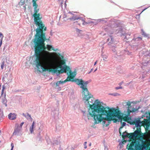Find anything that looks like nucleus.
Listing matches in <instances>:
<instances>
[{
	"label": "nucleus",
	"instance_id": "obj_1",
	"mask_svg": "<svg viewBox=\"0 0 150 150\" xmlns=\"http://www.w3.org/2000/svg\"><path fill=\"white\" fill-rule=\"evenodd\" d=\"M47 30L45 26L37 27L36 30V33L35 35L33 42L35 45V60L36 67L39 71L41 72L40 69L42 72L48 71L54 73H59L58 69H63L64 67L62 65L65 64L64 60H61L58 64L57 61L54 59V57L49 52L43 53L41 56V53L45 50V41L46 40L45 31Z\"/></svg>",
	"mask_w": 150,
	"mask_h": 150
},
{
	"label": "nucleus",
	"instance_id": "obj_2",
	"mask_svg": "<svg viewBox=\"0 0 150 150\" xmlns=\"http://www.w3.org/2000/svg\"><path fill=\"white\" fill-rule=\"evenodd\" d=\"M82 94L83 99L84 103L89 105L88 113L87 114L88 119L92 117L94 120L105 108L98 99L95 100L93 96L89 92Z\"/></svg>",
	"mask_w": 150,
	"mask_h": 150
},
{
	"label": "nucleus",
	"instance_id": "obj_3",
	"mask_svg": "<svg viewBox=\"0 0 150 150\" xmlns=\"http://www.w3.org/2000/svg\"><path fill=\"white\" fill-rule=\"evenodd\" d=\"M115 117H117L119 120L122 118V116L120 115L118 110L113 108H110L109 107H105L99 115L97 116L94 120L95 123H98L103 120L109 121L112 120L114 122H116L117 120L115 118Z\"/></svg>",
	"mask_w": 150,
	"mask_h": 150
},
{
	"label": "nucleus",
	"instance_id": "obj_4",
	"mask_svg": "<svg viewBox=\"0 0 150 150\" xmlns=\"http://www.w3.org/2000/svg\"><path fill=\"white\" fill-rule=\"evenodd\" d=\"M38 0H32L33 6L34 7V13L33 14L34 17V21L36 25L38 26V27H42L45 26L41 20L42 17H40V14L37 13L39 11V9L38 8V5L36 3V1Z\"/></svg>",
	"mask_w": 150,
	"mask_h": 150
},
{
	"label": "nucleus",
	"instance_id": "obj_5",
	"mask_svg": "<svg viewBox=\"0 0 150 150\" xmlns=\"http://www.w3.org/2000/svg\"><path fill=\"white\" fill-rule=\"evenodd\" d=\"M67 17L71 21H76L74 23H76L77 24L79 25L81 24L85 25L88 23L81 17H77L76 15H74L71 12H69L67 15Z\"/></svg>",
	"mask_w": 150,
	"mask_h": 150
},
{
	"label": "nucleus",
	"instance_id": "obj_6",
	"mask_svg": "<svg viewBox=\"0 0 150 150\" xmlns=\"http://www.w3.org/2000/svg\"><path fill=\"white\" fill-rule=\"evenodd\" d=\"M59 74H62L63 73H66L68 76L66 80H67V81H70V80L73 79L76 75L75 72H72L69 67L65 66L63 69L58 71Z\"/></svg>",
	"mask_w": 150,
	"mask_h": 150
},
{
	"label": "nucleus",
	"instance_id": "obj_7",
	"mask_svg": "<svg viewBox=\"0 0 150 150\" xmlns=\"http://www.w3.org/2000/svg\"><path fill=\"white\" fill-rule=\"evenodd\" d=\"M129 123L131 125H135L136 127H141V126L143 124L147 127H149L150 125L149 123L147 121H141L140 118L134 119V120L129 122Z\"/></svg>",
	"mask_w": 150,
	"mask_h": 150
},
{
	"label": "nucleus",
	"instance_id": "obj_8",
	"mask_svg": "<svg viewBox=\"0 0 150 150\" xmlns=\"http://www.w3.org/2000/svg\"><path fill=\"white\" fill-rule=\"evenodd\" d=\"M88 81H83L82 86H81L80 88L82 89V93H86L89 92L87 88V85L88 84Z\"/></svg>",
	"mask_w": 150,
	"mask_h": 150
},
{
	"label": "nucleus",
	"instance_id": "obj_9",
	"mask_svg": "<svg viewBox=\"0 0 150 150\" xmlns=\"http://www.w3.org/2000/svg\"><path fill=\"white\" fill-rule=\"evenodd\" d=\"M130 115L129 112H128L127 111L126 112H124V113H123L122 118L120 119L121 121H122L123 120L125 122H128L129 120V118L128 117Z\"/></svg>",
	"mask_w": 150,
	"mask_h": 150
},
{
	"label": "nucleus",
	"instance_id": "obj_10",
	"mask_svg": "<svg viewBox=\"0 0 150 150\" xmlns=\"http://www.w3.org/2000/svg\"><path fill=\"white\" fill-rule=\"evenodd\" d=\"M142 144L143 149L146 150H148L150 148V141H146L145 142H143Z\"/></svg>",
	"mask_w": 150,
	"mask_h": 150
},
{
	"label": "nucleus",
	"instance_id": "obj_11",
	"mask_svg": "<svg viewBox=\"0 0 150 150\" xmlns=\"http://www.w3.org/2000/svg\"><path fill=\"white\" fill-rule=\"evenodd\" d=\"M124 134H123V135H122V136L123 139H125L127 137H128L131 139H132L134 137H136L133 133H126V136H124Z\"/></svg>",
	"mask_w": 150,
	"mask_h": 150
},
{
	"label": "nucleus",
	"instance_id": "obj_12",
	"mask_svg": "<svg viewBox=\"0 0 150 150\" xmlns=\"http://www.w3.org/2000/svg\"><path fill=\"white\" fill-rule=\"evenodd\" d=\"M141 127H137V129L133 133L136 137L141 134Z\"/></svg>",
	"mask_w": 150,
	"mask_h": 150
},
{
	"label": "nucleus",
	"instance_id": "obj_13",
	"mask_svg": "<svg viewBox=\"0 0 150 150\" xmlns=\"http://www.w3.org/2000/svg\"><path fill=\"white\" fill-rule=\"evenodd\" d=\"M16 117V115L14 113H10L8 115V118L11 120H14Z\"/></svg>",
	"mask_w": 150,
	"mask_h": 150
},
{
	"label": "nucleus",
	"instance_id": "obj_14",
	"mask_svg": "<svg viewBox=\"0 0 150 150\" xmlns=\"http://www.w3.org/2000/svg\"><path fill=\"white\" fill-rule=\"evenodd\" d=\"M143 149L142 144L141 145L139 143H137L136 144L134 150H143Z\"/></svg>",
	"mask_w": 150,
	"mask_h": 150
},
{
	"label": "nucleus",
	"instance_id": "obj_15",
	"mask_svg": "<svg viewBox=\"0 0 150 150\" xmlns=\"http://www.w3.org/2000/svg\"><path fill=\"white\" fill-rule=\"evenodd\" d=\"M135 142L132 141L129 146V149L131 150H134V147L135 148L136 144H137Z\"/></svg>",
	"mask_w": 150,
	"mask_h": 150
},
{
	"label": "nucleus",
	"instance_id": "obj_16",
	"mask_svg": "<svg viewBox=\"0 0 150 150\" xmlns=\"http://www.w3.org/2000/svg\"><path fill=\"white\" fill-rule=\"evenodd\" d=\"M73 81H75L76 83V84L78 85H81V86H82V84L83 82V81L82 79H76L75 80H74Z\"/></svg>",
	"mask_w": 150,
	"mask_h": 150
},
{
	"label": "nucleus",
	"instance_id": "obj_17",
	"mask_svg": "<svg viewBox=\"0 0 150 150\" xmlns=\"http://www.w3.org/2000/svg\"><path fill=\"white\" fill-rule=\"evenodd\" d=\"M138 108H133L131 110H130V109L129 108H128V109H127V111L128 112H129V113L130 114L131 112H134L137 111L138 110Z\"/></svg>",
	"mask_w": 150,
	"mask_h": 150
},
{
	"label": "nucleus",
	"instance_id": "obj_18",
	"mask_svg": "<svg viewBox=\"0 0 150 150\" xmlns=\"http://www.w3.org/2000/svg\"><path fill=\"white\" fill-rule=\"evenodd\" d=\"M23 115L27 119H29L31 121H32L33 119L31 117L30 115L29 114L27 113V115H26L24 113H23Z\"/></svg>",
	"mask_w": 150,
	"mask_h": 150
},
{
	"label": "nucleus",
	"instance_id": "obj_19",
	"mask_svg": "<svg viewBox=\"0 0 150 150\" xmlns=\"http://www.w3.org/2000/svg\"><path fill=\"white\" fill-rule=\"evenodd\" d=\"M121 121V124L122 125V126L120 127L119 129V133L120 134V135H121L122 134V132L121 131V129H122V127L125 126L126 124V123L125 122H122V121Z\"/></svg>",
	"mask_w": 150,
	"mask_h": 150
},
{
	"label": "nucleus",
	"instance_id": "obj_20",
	"mask_svg": "<svg viewBox=\"0 0 150 150\" xmlns=\"http://www.w3.org/2000/svg\"><path fill=\"white\" fill-rule=\"evenodd\" d=\"M47 48L48 50L50 51L52 50H53L54 51H56L57 49L54 50V48L51 45H47Z\"/></svg>",
	"mask_w": 150,
	"mask_h": 150
},
{
	"label": "nucleus",
	"instance_id": "obj_21",
	"mask_svg": "<svg viewBox=\"0 0 150 150\" xmlns=\"http://www.w3.org/2000/svg\"><path fill=\"white\" fill-rule=\"evenodd\" d=\"M35 124L34 121H33V122L32 125L31 126L30 128V131L31 133H32L34 131L33 129L34 128V125Z\"/></svg>",
	"mask_w": 150,
	"mask_h": 150
},
{
	"label": "nucleus",
	"instance_id": "obj_22",
	"mask_svg": "<svg viewBox=\"0 0 150 150\" xmlns=\"http://www.w3.org/2000/svg\"><path fill=\"white\" fill-rule=\"evenodd\" d=\"M67 81V80H65L64 81H58L56 83V86H59L60 84H63Z\"/></svg>",
	"mask_w": 150,
	"mask_h": 150
},
{
	"label": "nucleus",
	"instance_id": "obj_23",
	"mask_svg": "<svg viewBox=\"0 0 150 150\" xmlns=\"http://www.w3.org/2000/svg\"><path fill=\"white\" fill-rule=\"evenodd\" d=\"M146 115V117L148 118L149 119H150V112L148 111V112H146L145 113Z\"/></svg>",
	"mask_w": 150,
	"mask_h": 150
},
{
	"label": "nucleus",
	"instance_id": "obj_24",
	"mask_svg": "<svg viewBox=\"0 0 150 150\" xmlns=\"http://www.w3.org/2000/svg\"><path fill=\"white\" fill-rule=\"evenodd\" d=\"M19 130L18 128H16L15 129L13 133V134L14 135H16L17 133L19 132Z\"/></svg>",
	"mask_w": 150,
	"mask_h": 150
},
{
	"label": "nucleus",
	"instance_id": "obj_25",
	"mask_svg": "<svg viewBox=\"0 0 150 150\" xmlns=\"http://www.w3.org/2000/svg\"><path fill=\"white\" fill-rule=\"evenodd\" d=\"M131 103H132L129 101L127 103V105L128 106L127 109H128V108L130 109V108L131 107Z\"/></svg>",
	"mask_w": 150,
	"mask_h": 150
},
{
	"label": "nucleus",
	"instance_id": "obj_26",
	"mask_svg": "<svg viewBox=\"0 0 150 150\" xmlns=\"http://www.w3.org/2000/svg\"><path fill=\"white\" fill-rule=\"evenodd\" d=\"M110 94L111 95H112V96H120V94L119 93H111V94Z\"/></svg>",
	"mask_w": 150,
	"mask_h": 150
},
{
	"label": "nucleus",
	"instance_id": "obj_27",
	"mask_svg": "<svg viewBox=\"0 0 150 150\" xmlns=\"http://www.w3.org/2000/svg\"><path fill=\"white\" fill-rule=\"evenodd\" d=\"M4 62H3L2 63V64L1 65V68L2 69H3L4 68Z\"/></svg>",
	"mask_w": 150,
	"mask_h": 150
},
{
	"label": "nucleus",
	"instance_id": "obj_28",
	"mask_svg": "<svg viewBox=\"0 0 150 150\" xmlns=\"http://www.w3.org/2000/svg\"><path fill=\"white\" fill-rule=\"evenodd\" d=\"M3 37L4 36L1 33H0V40H3Z\"/></svg>",
	"mask_w": 150,
	"mask_h": 150
},
{
	"label": "nucleus",
	"instance_id": "obj_29",
	"mask_svg": "<svg viewBox=\"0 0 150 150\" xmlns=\"http://www.w3.org/2000/svg\"><path fill=\"white\" fill-rule=\"evenodd\" d=\"M102 57L103 58V60H104L105 59H106L108 57L105 55H103Z\"/></svg>",
	"mask_w": 150,
	"mask_h": 150
},
{
	"label": "nucleus",
	"instance_id": "obj_30",
	"mask_svg": "<svg viewBox=\"0 0 150 150\" xmlns=\"http://www.w3.org/2000/svg\"><path fill=\"white\" fill-rule=\"evenodd\" d=\"M122 86L117 87L115 88V89L116 90H118L119 89H122Z\"/></svg>",
	"mask_w": 150,
	"mask_h": 150
},
{
	"label": "nucleus",
	"instance_id": "obj_31",
	"mask_svg": "<svg viewBox=\"0 0 150 150\" xmlns=\"http://www.w3.org/2000/svg\"><path fill=\"white\" fill-rule=\"evenodd\" d=\"M86 144H87V142H85L84 144V148L86 149L87 148V146H86Z\"/></svg>",
	"mask_w": 150,
	"mask_h": 150
},
{
	"label": "nucleus",
	"instance_id": "obj_32",
	"mask_svg": "<svg viewBox=\"0 0 150 150\" xmlns=\"http://www.w3.org/2000/svg\"><path fill=\"white\" fill-rule=\"evenodd\" d=\"M11 149H13V147H14V146H13V143H11Z\"/></svg>",
	"mask_w": 150,
	"mask_h": 150
},
{
	"label": "nucleus",
	"instance_id": "obj_33",
	"mask_svg": "<svg viewBox=\"0 0 150 150\" xmlns=\"http://www.w3.org/2000/svg\"><path fill=\"white\" fill-rule=\"evenodd\" d=\"M2 40H0V47L1 46V45H2Z\"/></svg>",
	"mask_w": 150,
	"mask_h": 150
},
{
	"label": "nucleus",
	"instance_id": "obj_34",
	"mask_svg": "<svg viewBox=\"0 0 150 150\" xmlns=\"http://www.w3.org/2000/svg\"><path fill=\"white\" fill-rule=\"evenodd\" d=\"M123 83V81H122L120 83H119V85L120 86H121V85Z\"/></svg>",
	"mask_w": 150,
	"mask_h": 150
},
{
	"label": "nucleus",
	"instance_id": "obj_35",
	"mask_svg": "<svg viewBox=\"0 0 150 150\" xmlns=\"http://www.w3.org/2000/svg\"><path fill=\"white\" fill-rule=\"evenodd\" d=\"M24 124V122H22L21 124H20V127H21L22 126V125H23V124Z\"/></svg>",
	"mask_w": 150,
	"mask_h": 150
},
{
	"label": "nucleus",
	"instance_id": "obj_36",
	"mask_svg": "<svg viewBox=\"0 0 150 150\" xmlns=\"http://www.w3.org/2000/svg\"><path fill=\"white\" fill-rule=\"evenodd\" d=\"M126 133H127L126 132H125L123 133L122 134V135H123V134H124V136H126Z\"/></svg>",
	"mask_w": 150,
	"mask_h": 150
},
{
	"label": "nucleus",
	"instance_id": "obj_37",
	"mask_svg": "<svg viewBox=\"0 0 150 150\" xmlns=\"http://www.w3.org/2000/svg\"><path fill=\"white\" fill-rule=\"evenodd\" d=\"M110 37H111V41H112V42H113V38H112V36H110Z\"/></svg>",
	"mask_w": 150,
	"mask_h": 150
},
{
	"label": "nucleus",
	"instance_id": "obj_38",
	"mask_svg": "<svg viewBox=\"0 0 150 150\" xmlns=\"http://www.w3.org/2000/svg\"><path fill=\"white\" fill-rule=\"evenodd\" d=\"M97 61H96V62L94 63V66L96 64H97Z\"/></svg>",
	"mask_w": 150,
	"mask_h": 150
},
{
	"label": "nucleus",
	"instance_id": "obj_39",
	"mask_svg": "<svg viewBox=\"0 0 150 150\" xmlns=\"http://www.w3.org/2000/svg\"><path fill=\"white\" fill-rule=\"evenodd\" d=\"M93 69H91V70L90 71V72L88 73L89 74L90 73L91 71H93Z\"/></svg>",
	"mask_w": 150,
	"mask_h": 150
},
{
	"label": "nucleus",
	"instance_id": "obj_40",
	"mask_svg": "<svg viewBox=\"0 0 150 150\" xmlns=\"http://www.w3.org/2000/svg\"><path fill=\"white\" fill-rule=\"evenodd\" d=\"M5 87L4 86H3V87H2V89H4V90L5 89Z\"/></svg>",
	"mask_w": 150,
	"mask_h": 150
},
{
	"label": "nucleus",
	"instance_id": "obj_41",
	"mask_svg": "<svg viewBox=\"0 0 150 150\" xmlns=\"http://www.w3.org/2000/svg\"><path fill=\"white\" fill-rule=\"evenodd\" d=\"M4 93V92L1 91V96H2L3 95V94Z\"/></svg>",
	"mask_w": 150,
	"mask_h": 150
},
{
	"label": "nucleus",
	"instance_id": "obj_42",
	"mask_svg": "<svg viewBox=\"0 0 150 150\" xmlns=\"http://www.w3.org/2000/svg\"><path fill=\"white\" fill-rule=\"evenodd\" d=\"M97 68H96L95 70H94V72H95L96 71H97Z\"/></svg>",
	"mask_w": 150,
	"mask_h": 150
},
{
	"label": "nucleus",
	"instance_id": "obj_43",
	"mask_svg": "<svg viewBox=\"0 0 150 150\" xmlns=\"http://www.w3.org/2000/svg\"><path fill=\"white\" fill-rule=\"evenodd\" d=\"M103 121V124H105V121Z\"/></svg>",
	"mask_w": 150,
	"mask_h": 150
},
{
	"label": "nucleus",
	"instance_id": "obj_44",
	"mask_svg": "<svg viewBox=\"0 0 150 150\" xmlns=\"http://www.w3.org/2000/svg\"><path fill=\"white\" fill-rule=\"evenodd\" d=\"M145 10V9L143 11H142V12L140 13L139 15Z\"/></svg>",
	"mask_w": 150,
	"mask_h": 150
},
{
	"label": "nucleus",
	"instance_id": "obj_45",
	"mask_svg": "<svg viewBox=\"0 0 150 150\" xmlns=\"http://www.w3.org/2000/svg\"><path fill=\"white\" fill-rule=\"evenodd\" d=\"M4 89H2V91H2V92H4Z\"/></svg>",
	"mask_w": 150,
	"mask_h": 150
},
{
	"label": "nucleus",
	"instance_id": "obj_46",
	"mask_svg": "<svg viewBox=\"0 0 150 150\" xmlns=\"http://www.w3.org/2000/svg\"><path fill=\"white\" fill-rule=\"evenodd\" d=\"M110 123V122L107 125H106V126H107L108 125H109V124Z\"/></svg>",
	"mask_w": 150,
	"mask_h": 150
},
{
	"label": "nucleus",
	"instance_id": "obj_47",
	"mask_svg": "<svg viewBox=\"0 0 150 150\" xmlns=\"http://www.w3.org/2000/svg\"><path fill=\"white\" fill-rule=\"evenodd\" d=\"M61 57H62V58H63V57L62 56H61Z\"/></svg>",
	"mask_w": 150,
	"mask_h": 150
},
{
	"label": "nucleus",
	"instance_id": "obj_48",
	"mask_svg": "<svg viewBox=\"0 0 150 150\" xmlns=\"http://www.w3.org/2000/svg\"><path fill=\"white\" fill-rule=\"evenodd\" d=\"M109 39H108V41H109Z\"/></svg>",
	"mask_w": 150,
	"mask_h": 150
},
{
	"label": "nucleus",
	"instance_id": "obj_49",
	"mask_svg": "<svg viewBox=\"0 0 150 150\" xmlns=\"http://www.w3.org/2000/svg\"><path fill=\"white\" fill-rule=\"evenodd\" d=\"M1 130H0V133H1Z\"/></svg>",
	"mask_w": 150,
	"mask_h": 150
},
{
	"label": "nucleus",
	"instance_id": "obj_50",
	"mask_svg": "<svg viewBox=\"0 0 150 150\" xmlns=\"http://www.w3.org/2000/svg\"><path fill=\"white\" fill-rule=\"evenodd\" d=\"M91 144H89V146H91Z\"/></svg>",
	"mask_w": 150,
	"mask_h": 150
},
{
	"label": "nucleus",
	"instance_id": "obj_51",
	"mask_svg": "<svg viewBox=\"0 0 150 150\" xmlns=\"http://www.w3.org/2000/svg\"><path fill=\"white\" fill-rule=\"evenodd\" d=\"M148 150H150V148H149V149Z\"/></svg>",
	"mask_w": 150,
	"mask_h": 150
}]
</instances>
